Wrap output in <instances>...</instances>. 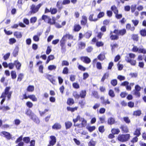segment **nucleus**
<instances>
[{
    "mask_svg": "<svg viewBox=\"0 0 146 146\" xmlns=\"http://www.w3.org/2000/svg\"><path fill=\"white\" fill-rule=\"evenodd\" d=\"M41 18L45 22H47L50 25H54L55 23V20L53 19L52 20L50 17L47 15H42Z\"/></svg>",
    "mask_w": 146,
    "mask_h": 146,
    "instance_id": "f257e3e1",
    "label": "nucleus"
},
{
    "mask_svg": "<svg viewBox=\"0 0 146 146\" xmlns=\"http://www.w3.org/2000/svg\"><path fill=\"white\" fill-rule=\"evenodd\" d=\"M130 135L127 134L119 135L118 137V140L124 142L127 141L130 138Z\"/></svg>",
    "mask_w": 146,
    "mask_h": 146,
    "instance_id": "f03ea898",
    "label": "nucleus"
},
{
    "mask_svg": "<svg viewBox=\"0 0 146 146\" xmlns=\"http://www.w3.org/2000/svg\"><path fill=\"white\" fill-rule=\"evenodd\" d=\"M42 4L41 3L39 4L36 6L34 5L33 4L31 6V13H35L38 12L39 9L42 6Z\"/></svg>",
    "mask_w": 146,
    "mask_h": 146,
    "instance_id": "7ed1b4c3",
    "label": "nucleus"
},
{
    "mask_svg": "<svg viewBox=\"0 0 146 146\" xmlns=\"http://www.w3.org/2000/svg\"><path fill=\"white\" fill-rule=\"evenodd\" d=\"M1 135L2 136L3 135L4 136V137L6 138L8 140L10 139L12 137V135L9 132L3 131L1 132Z\"/></svg>",
    "mask_w": 146,
    "mask_h": 146,
    "instance_id": "20e7f679",
    "label": "nucleus"
},
{
    "mask_svg": "<svg viewBox=\"0 0 146 146\" xmlns=\"http://www.w3.org/2000/svg\"><path fill=\"white\" fill-rule=\"evenodd\" d=\"M126 33V31L125 29H123L122 30H118L115 29L113 31V33L117 35H123Z\"/></svg>",
    "mask_w": 146,
    "mask_h": 146,
    "instance_id": "39448f33",
    "label": "nucleus"
},
{
    "mask_svg": "<svg viewBox=\"0 0 146 146\" xmlns=\"http://www.w3.org/2000/svg\"><path fill=\"white\" fill-rule=\"evenodd\" d=\"M80 59L82 61L87 64L89 63L91 61L90 58L87 56H81Z\"/></svg>",
    "mask_w": 146,
    "mask_h": 146,
    "instance_id": "423d86ee",
    "label": "nucleus"
},
{
    "mask_svg": "<svg viewBox=\"0 0 146 146\" xmlns=\"http://www.w3.org/2000/svg\"><path fill=\"white\" fill-rule=\"evenodd\" d=\"M10 89V87H6L5 89V92H4L5 93L7 94V97L8 100H9L10 99L12 93V92H9Z\"/></svg>",
    "mask_w": 146,
    "mask_h": 146,
    "instance_id": "0eeeda50",
    "label": "nucleus"
},
{
    "mask_svg": "<svg viewBox=\"0 0 146 146\" xmlns=\"http://www.w3.org/2000/svg\"><path fill=\"white\" fill-rule=\"evenodd\" d=\"M51 140L49 141V144L52 146L54 145L56 142V139L54 136H51L50 137Z\"/></svg>",
    "mask_w": 146,
    "mask_h": 146,
    "instance_id": "6e6552de",
    "label": "nucleus"
},
{
    "mask_svg": "<svg viewBox=\"0 0 146 146\" xmlns=\"http://www.w3.org/2000/svg\"><path fill=\"white\" fill-rule=\"evenodd\" d=\"M125 60L127 62L129 63L132 65L134 66L136 64V61L130 59V58L128 57H127Z\"/></svg>",
    "mask_w": 146,
    "mask_h": 146,
    "instance_id": "1a4fd4ad",
    "label": "nucleus"
},
{
    "mask_svg": "<svg viewBox=\"0 0 146 146\" xmlns=\"http://www.w3.org/2000/svg\"><path fill=\"white\" fill-rule=\"evenodd\" d=\"M31 119L36 124H38L40 123L39 119L35 114L31 118Z\"/></svg>",
    "mask_w": 146,
    "mask_h": 146,
    "instance_id": "9d476101",
    "label": "nucleus"
},
{
    "mask_svg": "<svg viewBox=\"0 0 146 146\" xmlns=\"http://www.w3.org/2000/svg\"><path fill=\"white\" fill-rule=\"evenodd\" d=\"M25 114L31 118L35 114L29 109H28L26 111Z\"/></svg>",
    "mask_w": 146,
    "mask_h": 146,
    "instance_id": "9b49d317",
    "label": "nucleus"
},
{
    "mask_svg": "<svg viewBox=\"0 0 146 146\" xmlns=\"http://www.w3.org/2000/svg\"><path fill=\"white\" fill-rule=\"evenodd\" d=\"M78 46L79 49L80 50H82L85 48L86 44L85 42H80L78 43Z\"/></svg>",
    "mask_w": 146,
    "mask_h": 146,
    "instance_id": "f8f14e48",
    "label": "nucleus"
},
{
    "mask_svg": "<svg viewBox=\"0 0 146 146\" xmlns=\"http://www.w3.org/2000/svg\"><path fill=\"white\" fill-rule=\"evenodd\" d=\"M120 128L121 129L122 131L124 133H127L128 132V129L125 125H121Z\"/></svg>",
    "mask_w": 146,
    "mask_h": 146,
    "instance_id": "ddd939ff",
    "label": "nucleus"
},
{
    "mask_svg": "<svg viewBox=\"0 0 146 146\" xmlns=\"http://www.w3.org/2000/svg\"><path fill=\"white\" fill-rule=\"evenodd\" d=\"M52 127L53 129L58 130L60 129L61 126L59 123H56L52 126Z\"/></svg>",
    "mask_w": 146,
    "mask_h": 146,
    "instance_id": "4468645a",
    "label": "nucleus"
},
{
    "mask_svg": "<svg viewBox=\"0 0 146 146\" xmlns=\"http://www.w3.org/2000/svg\"><path fill=\"white\" fill-rule=\"evenodd\" d=\"M82 19V20L81 21V24L85 25L87 23V18L85 16H83Z\"/></svg>",
    "mask_w": 146,
    "mask_h": 146,
    "instance_id": "2eb2a0df",
    "label": "nucleus"
},
{
    "mask_svg": "<svg viewBox=\"0 0 146 146\" xmlns=\"http://www.w3.org/2000/svg\"><path fill=\"white\" fill-rule=\"evenodd\" d=\"M46 78L48 79L52 83L54 84V82H55V80L52 77L51 75L46 74V75L45 76Z\"/></svg>",
    "mask_w": 146,
    "mask_h": 146,
    "instance_id": "dca6fc26",
    "label": "nucleus"
},
{
    "mask_svg": "<svg viewBox=\"0 0 146 146\" xmlns=\"http://www.w3.org/2000/svg\"><path fill=\"white\" fill-rule=\"evenodd\" d=\"M113 32L111 31L110 33V38L111 40H117L119 38L118 35L116 34L115 35H114L112 34Z\"/></svg>",
    "mask_w": 146,
    "mask_h": 146,
    "instance_id": "f3484780",
    "label": "nucleus"
},
{
    "mask_svg": "<svg viewBox=\"0 0 146 146\" xmlns=\"http://www.w3.org/2000/svg\"><path fill=\"white\" fill-rule=\"evenodd\" d=\"M86 90H82L80 93L79 98H84L86 96Z\"/></svg>",
    "mask_w": 146,
    "mask_h": 146,
    "instance_id": "a211bd4d",
    "label": "nucleus"
},
{
    "mask_svg": "<svg viewBox=\"0 0 146 146\" xmlns=\"http://www.w3.org/2000/svg\"><path fill=\"white\" fill-rule=\"evenodd\" d=\"M64 39L67 38L68 39H72L73 38V36L70 34L69 33H66V34L64 35L63 37Z\"/></svg>",
    "mask_w": 146,
    "mask_h": 146,
    "instance_id": "6ab92c4d",
    "label": "nucleus"
},
{
    "mask_svg": "<svg viewBox=\"0 0 146 146\" xmlns=\"http://www.w3.org/2000/svg\"><path fill=\"white\" fill-rule=\"evenodd\" d=\"M81 28V27L79 25H75L74 26V30L75 32L79 31Z\"/></svg>",
    "mask_w": 146,
    "mask_h": 146,
    "instance_id": "aec40b11",
    "label": "nucleus"
},
{
    "mask_svg": "<svg viewBox=\"0 0 146 146\" xmlns=\"http://www.w3.org/2000/svg\"><path fill=\"white\" fill-rule=\"evenodd\" d=\"M14 35L17 38H20L22 36V35L21 33L17 31L15 32L14 33Z\"/></svg>",
    "mask_w": 146,
    "mask_h": 146,
    "instance_id": "412c9836",
    "label": "nucleus"
},
{
    "mask_svg": "<svg viewBox=\"0 0 146 146\" xmlns=\"http://www.w3.org/2000/svg\"><path fill=\"white\" fill-rule=\"evenodd\" d=\"M65 124L66 129H69L72 125V123L69 121L66 122Z\"/></svg>",
    "mask_w": 146,
    "mask_h": 146,
    "instance_id": "4be33fe9",
    "label": "nucleus"
},
{
    "mask_svg": "<svg viewBox=\"0 0 146 146\" xmlns=\"http://www.w3.org/2000/svg\"><path fill=\"white\" fill-rule=\"evenodd\" d=\"M15 64L17 69L19 70L20 69L21 66V64L18 60L15 61Z\"/></svg>",
    "mask_w": 146,
    "mask_h": 146,
    "instance_id": "5701e85b",
    "label": "nucleus"
},
{
    "mask_svg": "<svg viewBox=\"0 0 146 146\" xmlns=\"http://www.w3.org/2000/svg\"><path fill=\"white\" fill-rule=\"evenodd\" d=\"M111 9L112 11H113L114 13L115 14H116L118 13V10H117V8L115 5H114L112 6L111 7Z\"/></svg>",
    "mask_w": 146,
    "mask_h": 146,
    "instance_id": "b1692460",
    "label": "nucleus"
},
{
    "mask_svg": "<svg viewBox=\"0 0 146 146\" xmlns=\"http://www.w3.org/2000/svg\"><path fill=\"white\" fill-rule=\"evenodd\" d=\"M82 123L81 124V127H84L86 125L87 121H86L83 118H81Z\"/></svg>",
    "mask_w": 146,
    "mask_h": 146,
    "instance_id": "393cba45",
    "label": "nucleus"
},
{
    "mask_svg": "<svg viewBox=\"0 0 146 146\" xmlns=\"http://www.w3.org/2000/svg\"><path fill=\"white\" fill-rule=\"evenodd\" d=\"M115 121L114 119L111 117L108 119V124L111 125L114 123Z\"/></svg>",
    "mask_w": 146,
    "mask_h": 146,
    "instance_id": "a878e982",
    "label": "nucleus"
},
{
    "mask_svg": "<svg viewBox=\"0 0 146 146\" xmlns=\"http://www.w3.org/2000/svg\"><path fill=\"white\" fill-rule=\"evenodd\" d=\"M92 34V32L89 31L85 34L84 36L86 38H89L91 36Z\"/></svg>",
    "mask_w": 146,
    "mask_h": 146,
    "instance_id": "bb28decb",
    "label": "nucleus"
},
{
    "mask_svg": "<svg viewBox=\"0 0 146 146\" xmlns=\"http://www.w3.org/2000/svg\"><path fill=\"white\" fill-rule=\"evenodd\" d=\"M28 97L29 98H30L34 102H36L37 101V98L34 95H29Z\"/></svg>",
    "mask_w": 146,
    "mask_h": 146,
    "instance_id": "cd10ccee",
    "label": "nucleus"
},
{
    "mask_svg": "<svg viewBox=\"0 0 146 146\" xmlns=\"http://www.w3.org/2000/svg\"><path fill=\"white\" fill-rule=\"evenodd\" d=\"M111 131L113 134H117L120 132V130L118 129H113L111 130Z\"/></svg>",
    "mask_w": 146,
    "mask_h": 146,
    "instance_id": "c85d7f7f",
    "label": "nucleus"
},
{
    "mask_svg": "<svg viewBox=\"0 0 146 146\" xmlns=\"http://www.w3.org/2000/svg\"><path fill=\"white\" fill-rule=\"evenodd\" d=\"M34 90V87L33 86L29 85L27 87V90L29 92H32Z\"/></svg>",
    "mask_w": 146,
    "mask_h": 146,
    "instance_id": "c756f323",
    "label": "nucleus"
},
{
    "mask_svg": "<svg viewBox=\"0 0 146 146\" xmlns=\"http://www.w3.org/2000/svg\"><path fill=\"white\" fill-rule=\"evenodd\" d=\"M140 131V128H139L136 129L135 132L134 133V135H136L137 136H139L141 134Z\"/></svg>",
    "mask_w": 146,
    "mask_h": 146,
    "instance_id": "7c9ffc66",
    "label": "nucleus"
},
{
    "mask_svg": "<svg viewBox=\"0 0 146 146\" xmlns=\"http://www.w3.org/2000/svg\"><path fill=\"white\" fill-rule=\"evenodd\" d=\"M94 16V14H91L90 15L89 17V20L90 21H93L95 22L97 21L98 20V18H96L95 19H93V16Z\"/></svg>",
    "mask_w": 146,
    "mask_h": 146,
    "instance_id": "2f4dec72",
    "label": "nucleus"
},
{
    "mask_svg": "<svg viewBox=\"0 0 146 146\" xmlns=\"http://www.w3.org/2000/svg\"><path fill=\"white\" fill-rule=\"evenodd\" d=\"M54 56L53 55H51L49 56L48 57L46 61V64H48L50 60L54 59Z\"/></svg>",
    "mask_w": 146,
    "mask_h": 146,
    "instance_id": "473e14b6",
    "label": "nucleus"
},
{
    "mask_svg": "<svg viewBox=\"0 0 146 146\" xmlns=\"http://www.w3.org/2000/svg\"><path fill=\"white\" fill-rule=\"evenodd\" d=\"M109 76V73L108 72H106L105 73L101 79V81L104 82L105 79L107 78Z\"/></svg>",
    "mask_w": 146,
    "mask_h": 146,
    "instance_id": "72a5a7b5",
    "label": "nucleus"
},
{
    "mask_svg": "<svg viewBox=\"0 0 146 146\" xmlns=\"http://www.w3.org/2000/svg\"><path fill=\"white\" fill-rule=\"evenodd\" d=\"M93 96L96 98L98 99L99 98V96L98 94V92L96 91H94L92 92Z\"/></svg>",
    "mask_w": 146,
    "mask_h": 146,
    "instance_id": "f704fd0d",
    "label": "nucleus"
},
{
    "mask_svg": "<svg viewBox=\"0 0 146 146\" xmlns=\"http://www.w3.org/2000/svg\"><path fill=\"white\" fill-rule=\"evenodd\" d=\"M11 76L12 79H15L16 78L17 75L16 72L15 71H12L11 72Z\"/></svg>",
    "mask_w": 146,
    "mask_h": 146,
    "instance_id": "c9c22d12",
    "label": "nucleus"
},
{
    "mask_svg": "<svg viewBox=\"0 0 146 146\" xmlns=\"http://www.w3.org/2000/svg\"><path fill=\"white\" fill-rule=\"evenodd\" d=\"M9 44L11 45H12L15 43L16 42V40L14 38H11L9 39Z\"/></svg>",
    "mask_w": 146,
    "mask_h": 146,
    "instance_id": "e433bc0d",
    "label": "nucleus"
},
{
    "mask_svg": "<svg viewBox=\"0 0 146 146\" xmlns=\"http://www.w3.org/2000/svg\"><path fill=\"white\" fill-rule=\"evenodd\" d=\"M57 12V9L56 8H50V13L51 14H56Z\"/></svg>",
    "mask_w": 146,
    "mask_h": 146,
    "instance_id": "4c0bfd02",
    "label": "nucleus"
},
{
    "mask_svg": "<svg viewBox=\"0 0 146 146\" xmlns=\"http://www.w3.org/2000/svg\"><path fill=\"white\" fill-rule=\"evenodd\" d=\"M61 2L59 1H58L56 4V6L58 9V11L59 12H60L61 9L62 8V5H60Z\"/></svg>",
    "mask_w": 146,
    "mask_h": 146,
    "instance_id": "58836bf2",
    "label": "nucleus"
},
{
    "mask_svg": "<svg viewBox=\"0 0 146 146\" xmlns=\"http://www.w3.org/2000/svg\"><path fill=\"white\" fill-rule=\"evenodd\" d=\"M67 103L69 105H71L73 104L74 103V102L73 99L70 98L68 99Z\"/></svg>",
    "mask_w": 146,
    "mask_h": 146,
    "instance_id": "ea45409f",
    "label": "nucleus"
},
{
    "mask_svg": "<svg viewBox=\"0 0 146 146\" xmlns=\"http://www.w3.org/2000/svg\"><path fill=\"white\" fill-rule=\"evenodd\" d=\"M140 33L141 35L143 36H146V30L143 29L140 31Z\"/></svg>",
    "mask_w": 146,
    "mask_h": 146,
    "instance_id": "a19ab883",
    "label": "nucleus"
},
{
    "mask_svg": "<svg viewBox=\"0 0 146 146\" xmlns=\"http://www.w3.org/2000/svg\"><path fill=\"white\" fill-rule=\"evenodd\" d=\"M66 40L63 37L60 41V46H65Z\"/></svg>",
    "mask_w": 146,
    "mask_h": 146,
    "instance_id": "79ce46f5",
    "label": "nucleus"
},
{
    "mask_svg": "<svg viewBox=\"0 0 146 146\" xmlns=\"http://www.w3.org/2000/svg\"><path fill=\"white\" fill-rule=\"evenodd\" d=\"M108 94L110 96L113 98L115 96L113 91L112 90H110L109 91Z\"/></svg>",
    "mask_w": 146,
    "mask_h": 146,
    "instance_id": "37998d69",
    "label": "nucleus"
},
{
    "mask_svg": "<svg viewBox=\"0 0 146 146\" xmlns=\"http://www.w3.org/2000/svg\"><path fill=\"white\" fill-rule=\"evenodd\" d=\"M96 144V142L91 139L88 143V146H95Z\"/></svg>",
    "mask_w": 146,
    "mask_h": 146,
    "instance_id": "c03bdc74",
    "label": "nucleus"
},
{
    "mask_svg": "<svg viewBox=\"0 0 146 146\" xmlns=\"http://www.w3.org/2000/svg\"><path fill=\"white\" fill-rule=\"evenodd\" d=\"M23 140L26 143H28L30 142V138L29 137H25L23 138Z\"/></svg>",
    "mask_w": 146,
    "mask_h": 146,
    "instance_id": "a18cd8bd",
    "label": "nucleus"
},
{
    "mask_svg": "<svg viewBox=\"0 0 146 146\" xmlns=\"http://www.w3.org/2000/svg\"><path fill=\"white\" fill-rule=\"evenodd\" d=\"M111 83L113 86H115L117 84V80L115 79L112 80L111 81Z\"/></svg>",
    "mask_w": 146,
    "mask_h": 146,
    "instance_id": "49530a36",
    "label": "nucleus"
},
{
    "mask_svg": "<svg viewBox=\"0 0 146 146\" xmlns=\"http://www.w3.org/2000/svg\"><path fill=\"white\" fill-rule=\"evenodd\" d=\"M10 109V108L8 106H4V107L0 106V110H3V111H6Z\"/></svg>",
    "mask_w": 146,
    "mask_h": 146,
    "instance_id": "de8ad7c7",
    "label": "nucleus"
},
{
    "mask_svg": "<svg viewBox=\"0 0 146 146\" xmlns=\"http://www.w3.org/2000/svg\"><path fill=\"white\" fill-rule=\"evenodd\" d=\"M37 19V18L35 17H31L30 19V23H35Z\"/></svg>",
    "mask_w": 146,
    "mask_h": 146,
    "instance_id": "09e8293b",
    "label": "nucleus"
},
{
    "mask_svg": "<svg viewBox=\"0 0 146 146\" xmlns=\"http://www.w3.org/2000/svg\"><path fill=\"white\" fill-rule=\"evenodd\" d=\"M23 75L22 73H20L18 76L17 80L20 82L23 78Z\"/></svg>",
    "mask_w": 146,
    "mask_h": 146,
    "instance_id": "8fccbe9b",
    "label": "nucleus"
},
{
    "mask_svg": "<svg viewBox=\"0 0 146 146\" xmlns=\"http://www.w3.org/2000/svg\"><path fill=\"white\" fill-rule=\"evenodd\" d=\"M10 55V53L8 52L3 57V58L4 60H7L9 58Z\"/></svg>",
    "mask_w": 146,
    "mask_h": 146,
    "instance_id": "3c124183",
    "label": "nucleus"
},
{
    "mask_svg": "<svg viewBox=\"0 0 146 146\" xmlns=\"http://www.w3.org/2000/svg\"><path fill=\"white\" fill-rule=\"evenodd\" d=\"M81 118L82 117H80V115H78L76 119H73V121L74 123H75L78 120H79L80 121H81Z\"/></svg>",
    "mask_w": 146,
    "mask_h": 146,
    "instance_id": "603ef678",
    "label": "nucleus"
},
{
    "mask_svg": "<svg viewBox=\"0 0 146 146\" xmlns=\"http://www.w3.org/2000/svg\"><path fill=\"white\" fill-rule=\"evenodd\" d=\"M48 69L50 70H55L56 68V66L54 65H50L48 66Z\"/></svg>",
    "mask_w": 146,
    "mask_h": 146,
    "instance_id": "864d4df0",
    "label": "nucleus"
},
{
    "mask_svg": "<svg viewBox=\"0 0 146 146\" xmlns=\"http://www.w3.org/2000/svg\"><path fill=\"white\" fill-rule=\"evenodd\" d=\"M18 52V49L17 48H15L13 52V55L14 57H16L17 55Z\"/></svg>",
    "mask_w": 146,
    "mask_h": 146,
    "instance_id": "5fc2aeb1",
    "label": "nucleus"
},
{
    "mask_svg": "<svg viewBox=\"0 0 146 146\" xmlns=\"http://www.w3.org/2000/svg\"><path fill=\"white\" fill-rule=\"evenodd\" d=\"M105 57V56L102 54H100L98 56V59L100 60H103Z\"/></svg>",
    "mask_w": 146,
    "mask_h": 146,
    "instance_id": "6e6d98bb",
    "label": "nucleus"
},
{
    "mask_svg": "<svg viewBox=\"0 0 146 146\" xmlns=\"http://www.w3.org/2000/svg\"><path fill=\"white\" fill-rule=\"evenodd\" d=\"M73 95L76 98L78 99L79 98V94L77 93V92H74L73 93Z\"/></svg>",
    "mask_w": 146,
    "mask_h": 146,
    "instance_id": "4d7b16f0",
    "label": "nucleus"
},
{
    "mask_svg": "<svg viewBox=\"0 0 146 146\" xmlns=\"http://www.w3.org/2000/svg\"><path fill=\"white\" fill-rule=\"evenodd\" d=\"M33 40L35 42H38L39 40V37L38 35H34L33 37Z\"/></svg>",
    "mask_w": 146,
    "mask_h": 146,
    "instance_id": "13d9d810",
    "label": "nucleus"
},
{
    "mask_svg": "<svg viewBox=\"0 0 146 146\" xmlns=\"http://www.w3.org/2000/svg\"><path fill=\"white\" fill-rule=\"evenodd\" d=\"M141 114V112L140 110H137L134 112L133 115H135L139 116Z\"/></svg>",
    "mask_w": 146,
    "mask_h": 146,
    "instance_id": "bf43d9fd",
    "label": "nucleus"
},
{
    "mask_svg": "<svg viewBox=\"0 0 146 146\" xmlns=\"http://www.w3.org/2000/svg\"><path fill=\"white\" fill-rule=\"evenodd\" d=\"M61 47V52L62 53H64L66 52L65 46H60Z\"/></svg>",
    "mask_w": 146,
    "mask_h": 146,
    "instance_id": "052dcab7",
    "label": "nucleus"
},
{
    "mask_svg": "<svg viewBox=\"0 0 146 146\" xmlns=\"http://www.w3.org/2000/svg\"><path fill=\"white\" fill-rule=\"evenodd\" d=\"M139 53L145 54L146 53V50L144 48H140L139 49Z\"/></svg>",
    "mask_w": 146,
    "mask_h": 146,
    "instance_id": "680f3d73",
    "label": "nucleus"
},
{
    "mask_svg": "<svg viewBox=\"0 0 146 146\" xmlns=\"http://www.w3.org/2000/svg\"><path fill=\"white\" fill-rule=\"evenodd\" d=\"M68 69L67 67H65L64 68L62 73L64 74H67L68 73Z\"/></svg>",
    "mask_w": 146,
    "mask_h": 146,
    "instance_id": "e2e57ef3",
    "label": "nucleus"
},
{
    "mask_svg": "<svg viewBox=\"0 0 146 146\" xmlns=\"http://www.w3.org/2000/svg\"><path fill=\"white\" fill-rule=\"evenodd\" d=\"M78 68L79 70L82 71H85L86 70V68L85 67L81 65H79Z\"/></svg>",
    "mask_w": 146,
    "mask_h": 146,
    "instance_id": "0e129e2a",
    "label": "nucleus"
},
{
    "mask_svg": "<svg viewBox=\"0 0 146 146\" xmlns=\"http://www.w3.org/2000/svg\"><path fill=\"white\" fill-rule=\"evenodd\" d=\"M15 65V62H14V63H9L8 64V66H9V68L10 69H12L13 68L14 66Z\"/></svg>",
    "mask_w": 146,
    "mask_h": 146,
    "instance_id": "69168bd1",
    "label": "nucleus"
},
{
    "mask_svg": "<svg viewBox=\"0 0 146 146\" xmlns=\"http://www.w3.org/2000/svg\"><path fill=\"white\" fill-rule=\"evenodd\" d=\"M117 78L120 81L124 80L125 79V77L123 76L119 75L117 76Z\"/></svg>",
    "mask_w": 146,
    "mask_h": 146,
    "instance_id": "338daca9",
    "label": "nucleus"
},
{
    "mask_svg": "<svg viewBox=\"0 0 146 146\" xmlns=\"http://www.w3.org/2000/svg\"><path fill=\"white\" fill-rule=\"evenodd\" d=\"M96 67L99 70L102 69V66L101 63L99 62H97L96 63Z\"/></svg>",
    "mask_w": 146,
    "mask_h": 146,
    "instance_id": "774afa93",
    "label": "nucleus"
}]
</instances>
